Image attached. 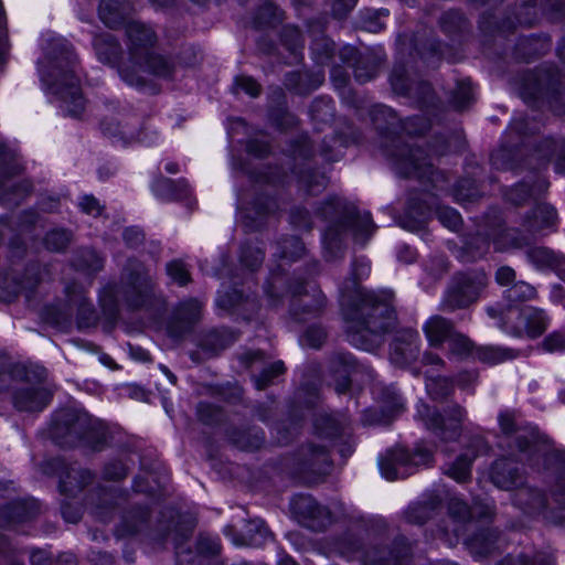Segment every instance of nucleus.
Masks as SVG:
<instances>
[{"instance_id":"obj_18","label":"nucleus","mask_w":565,"mask_h":565,"mask_svg":"<svg viewBox=\"0 0 565 565\" xmlns=\"http://www.w3.org/2000/svg\"><path fill=\"white\" fill-rule=\"evenodd\" d=\"M103 129L104 132L111 136V137H118L120 140L124 141L125 145L132 143L135 141L150 145L152 142V138H149L148 136H143L141 132H136L128 126L121 127L119 124H116L114 127L111 125H106L103 122Z\"/></svg>"},{"instance_id":"obj_46","label":"nucleus","mask_w":565,"mask_h":565,"mask_svg":"<svg viewBox=\"0 0 565 565\" xmlns=\"http://www.w3.org/2000/svg\"><path fill=\"white\" fill-rule=\"evenodd\" d=\"M62 514L63 518L71 523H76L81 519L79 510H73L70 504H63Z\"/></svg>"},{"instance_id":"obj_6","label":"nucleus","mask_w":565,"mask_h":565,"mask_svg":"<svg viewBox=\"0 0 565 565\" xmlns=\"http://www.w3.org/2000/svg\"><path fill=\"white\" fill-rule=\"evenodd\" d=\"M348 228H351L358 242H364L375 231L370 213L349 216L345 221L330 226L324 233L323 241L328 247L335 245Z\"/></svg>"},{"instance_id":"obj_2","label":"nucleus","mask_w":565,"mask_h":565,"mask_svg":"<svg viewBox=\"0 0 565 565\" xmlns=\"http://www.w3.org/2000/svg\"><path fill=\"white\" fill-rule=\"evenodd\" d=\"M126 32L129 39L128 50L131 65H124L119 68L120 76L125 82L129 85H141L143 81L139 73H149L161 77L170 75L171 63L150 51L156 42V35L150 28L140 22L129 21Z\"/></svg>"},{"instance_id":"obj_57","label":"nucleus","mask_w":565,"mask_h":565,"mask_svg":"<svg viewBox=\"0 0 565 565\" xmlns=\"http://www.w3.org/2000/svg\"><path fill=\"white\" fill-rule=\"evenodd\" d=\"M540 565H554V561L552 557H545Z\"/></svg>"},{"instance_id":"obj_59","label":"nucleus","mask_w":565,"mask_h":565,"mask_svg":"<svg viewBox=\"0 0 565 565\" xmlns=\"http://www.w3.org/2000/svg\"><path fill=\"white\" fill-rule=\"evenodd\" d=\"M92 434H93V430H92V429L87 430V431L85 433L84 438L88 440V439L90 438Z\"/></svg>"},{"instance_id":"obj_62","label":"nucleus","mask_w":565,"mask_h":565,"mask_svg":"<svg viewBox=\"0 0 565 565\" xmlns=\"http://www.w3.org/2000/svg\"><path fill=\"white\" fill-rule=\"evenodd\" d=\"M163 185H170L171 181L169 179H163L162 181Z\"/></svg>"},{"instance_id":"obj_21","label":"nucleus","mask_w":565,"mask_h":565,"mask_svg":"<svg viewBox=\"0 0 565 565\" xmlns=\"http://www.w3.org/2000/svg\"><path fill=\"white\" fill-rule=\"evenodd\" d=\"M476 455L468 452L460 455L457 460L449 467L447 475L458 482H465L470 478V466Z\"/></svg>"},{"instance_id":"obj_11","label":"nucleus","mask_w":565,"mask_h":565,"mask_svg":"<svg viewBox=\"0 0 565 565\" xmlns=\"http://www.w3.org/2000/svg\"><path fill=\"white\" fill-rule=\"evenodd\" d=\"M291 509L295 513L305 519L318 521V526H323L326 521L330 520V512L327 508L320 505L311 495L298 494L291 500Z\"/></svg>"},{"instance_id":"obj_41","label":"nucleus","mask_w":565,"mask_h":565,"mask_svg":"<svg viewBox=\"0 0 565 565\" xmlns=\"http://www.w3.org/2000/svg\"><path fill=\"white\" fill-rule=\"evenodd\" d=\"M81 207L89 215L97 216L102 213V206L94 196H84L81 201Z\"/></svg>"},{"instance_id":"obj_43","label":"nucleus","mask_w":565,"mask_h":565,"mask_svg":"<svg viewBox=\"0 0 565 565\" xmlns=\"http://www.w3.org/2000/svg\"><path fill=\"white\" fill-rule=\"evenodd\" d=\"M105 475L110 479H121L126 476V468L121 463L106 467Z\"/></svg>"},{"instance_id":"obj_52","label":"nucleus","mask_w":565,"mask_h":565,"mask_svg":"<svg viewBox=\"0 0 565 565\" xmlns=\"http://www.w3.org/2000/svg\"><path fill=\"white\" fill-rule=\"evenodd\" d=\"M166 170L167 172L174 174L179 172V167L174 162H169L166 164Z\"/></svg>"},{"instance_id":"obj_34","label":"nucleus","mask_w":565,"mask_h":565,"mask_svg":"<svg viewBox=\"0 0 565 565\" xmlns=\"http://www.w3.org/2000/svg\"><path fill=\"white\" fill-rule=\"evenodd\" d=\"M534 216L535 222L539 224L540 227H545L554 224L557 217L554 207L546 204L539 205L535 210Z\"/></svg>"},{"instance_id":"obj_45","label":"nucleus","mask_w":565,"mask_h":565,"mask_svg":"<svg viewBox=\"0 0 565 565\" xmlns=\"http://www.w3.org/2000/svg\"><path fill=\"white\" fill-rule=\"evenodd\" d=\"M124 238L128 245H137L142 241L143 234L139 230L127 228L124 233Z\"/></svg>"},{"instance_id":"obj_20","label":"nucleus","mask_w":565,"mask_h":565,"mask_svg":"<svg viewBox=\"0 0 565 565\" xmlns=\"http://www.w3.org/2000/svg\"><path fill=\"white\" fill-rule=\"evenodd\" d=\"M475 354L478 358V360L489 364H498L514 359L516 356L513 350L497 347L479 348L475 352Z\"/></svg>"},{"instance_id":"obj_10","label":"nucleus","mask_w":565,"mask_h":565,"mask_svg":"<svg viewBox=\"0 0 565 565\" xmlns=\"http://www.w3.org/2000/svg\"><path fill=\"white\" fill-rule=\"evenodd\" d=\"M547 327V318L537 308L524 307L518 312L516 334L525 333L530 338L540 337Z\"/></svg>"},{"instance_id":"obj_44","label":"nucleus","mask_w":565,"mask_h":565,"mask_svg":"<svg viewBox=\"0 0 565 565\" xmlns=\"http://www.w3.org/2000/svg\"><path fill=\"white\" fill-rule=\"evenodd\" d=\"M499 424L504 434H511L514 430V418L511 414L504 413L499 416Z\"/></svg>"},{"instance_id":"obj_13","label":"nucleus","mask_w":565,"mask_h":565,"mask_svg":"<svg viewBox=\"0 0 565 565\" xmlns=\"http://www.w3.org/2000/svg\"><path fill=\"white\" fill-rule=\"evenodd\" d=\"M423 331L428 344L434 348H439L443 343L448 342L455 333L452 323L440 316L430 317L424 323Z\"/></svg>"},{"instance_id":"obj_39","label":"nucleus","mask_w":565,"mask_h":565,"mask_svg":"<svg viewBox=\"0 0 565 565\" xmlns=\"http://www.w3.org/2000/svg\"><path fill=\"white\" fill-rule=\"evenodd\" d=\"M543 349L546 352H556L565 349V339L559 333H551L546 337L542 343Z\"/></svg>"},{"instance_id":"obj_19","label":"nucleus","mask_w":565,"mask_h":565,"mask_svg":"<svg viewBox=\"0 0 565 565\" xmlns=\"http://www.w3.org/2000/svg\"><path fill=\"white\" fill-rule=\"evenodd\" d=\"M93 477L88 470L71 469L65 479L60 482V489L64 493H72L75 489L81 490L92 481Z\"/></svg>"},{"instance_id":"obj_63","label":"nucleus","mask_w":565,"mask_h":565,"mask_svg":"<svg viewBox=\"0 0 565 565\" xmlns=\"http://www.w3.org/2000/svg\"><path fill=\"white\" fill-rule=\"evenodd\" d=\"M305 479L308 481V482H313L317 480V478H311V477H305Z\"/></svg>"},{"instance_id":"obj_38","label":"nucleus","mask_w":565,"mask_h":565,"mask_svg":"<svg viewBox=\"0 0 565 565\" xmlns=\"http://www.w3.org/2000/svg\"><path fill=\"white\" fill-rule=\"evenodd\" d=\"M76 266L96 271L103 267V259L94 250H87L85 252L83 262L76 263Z\"/></svg>"},{"instance_id":"obj_48","label":"nucleus","mask_w":565,"mask_h":565,"mask_svg":"<svg viewBox=\"0 0 565 565\" xmlns=\"http://www.w3.org/2000/svg\"><path fill=\"white\" fill-rule=\"evenodd\" d=\"M353 271L358 278H362L363 276H366L370 273V265L367 262L364 260H361L359 263L356 262L354 264Z\"/></svg>"},{"instance_id":"obj_50","label":"nucleus","mask_w":565,"mask_h":565,"mask_svg":"<svg viewBox=\"0 0 565 565\" xmlns=\"http://www.w3.org/2000/svg\"><path fill=\"white\" fill-rule=\"evenodd\" d=\"M185 306L191 310L192 318H195L201 309V303L195 299L189 300Z\"/></svg>"},{"instance_id":"obj_3","label":"nucleus","mask_w":565,"mask_h":565,"mask_svg":"<svg viewBox=\"0 0 565 565\" xmlns=\"http://www.w3.org/2000/svg\"><path fill=\"white\" fill-rule=\"evenodd\" d=\"M431 457V451L423 447H417L414 454L404 448H395L381 459L379 465L382 476L388 481H394L411 475L415 466L428 465Z\"/></svg>"},{"instance_id":"obj_47","label":"nucleus","mask_w":565,"mask_h":565,"mask_svg":"<svg viewBox=\"0 0 565 565\" xmlns=\"http://www.w3.org/2000/svg\"><path fill=\"white\" fill-rule=\"evenodd\" d=\"M422 361L425 365H437V366L444 365V361L441 360V358L438 356L437 354H434L430 352H426L423 355Z\"/></svg>"},{"instance_id":"obj_54","label":"nucleus","mask_w":565,"mask_h":565,"mask_svg":"<svg viewBox=\"0 0 565 565\" xmlns=\"http://www.w3.org/2000/svg\"><path fill=\"white\" fill-rule=\"evenodd\" d=\"M161 371L168 376V379L170 380V382L174 383L175 382V376L169 371V369L164 365H161L160 366Z\"/></svg>"},{"instance_id":"obj_7","label":"nucleus","mask_w":565,"mask_h":565,"mask_svg":"<svg viewBox=\"0 0 565 565\" xmlns=\"http://www.w3.org/2000/svg\"><path fill=\"white\" fill-rule=\"evenodd\" d=\"M130 266L132 269L128 277L125 295L131 306L138 307L142 303V298L152 290V280L141 264L134 262Z\"/></svg>"},{"instance_id":"obj_23","label":"nucleus","mask_w":565,"mask_h":565,"mask_svg":"<svg viewBox=\"0 0 565 565\" xmlns=\"http://www.w3.org/2000/svg\"><path fill=\"white\" fill-rule=\"evenodd\" d=\"M449 354L458 359H467L473 354L472 342L463 334L455 332L448 341Z\"/></svg>"},{"instance_id":"obj_36","label":"nucleus","mask_w":565,"mask_h":565,"mask_svg":"<svg viewBox=\"0 0 565 565\" xmlns=\"http://www.w3.org/2000/svg\"><path fill=\"white\" fill-rule=\"evenodd\" d=\"M472 89L470 81H463L459 85L458 95L455 97V104L458 108H465L472 99Z\"/></svg>"},{"instance_id":"obj_64","label":"nucleus","mask_w":565,"mask_h":565,"mask_svg":"<svg viewBox=\"0 0 565 565\" xmlns=\"http://www.w3.org/2000/svg\"><path fill=\"white\" fill-rule=\"evenodd\" d=\"M454 531H455V536H459L458 529H454Z\"/></svg>"},{"instance_id":"obj_1","label":"nucleus","mask_w":565,"mask_h":565,"mask_svg":"<svg viewBox=\"0 0 565 565\" xmlns=\"http://www.w3.org/2000/svg\"><path fill=\"white\" fill-rule=\"evenodd\" d=\"M392 298L391 292L363 295L358 307L347 315V331L352 345L372 351L381 344L383 334L395 326Z\"/></svg>"},{"instance_id":"obj_42","label":"nucleus","mask_w":565,"mask_h":565,"mask_svg":"<svg viewBox=\"0 0 565 565\" xmlns=\"http://www.w3.org/2000/svg\"><path fill=\"white\" fill-rule=\"evenodd\" d=\"M495 279L501 286H507L514 281L515 273L511 267L504 266L497 270Z\"/></svg>"},{"instance_id":"obj_58","label":"nucleus","mask_w":565,"mask_h":565,"mask_svg":"<svg viewBox=\"0 0 565 565\" xmlns=\"http://www.w3.org/2000/svg\"><path fill=\"white\" fill-rule=\"evenodd\" d=\"M217 303L224 308H227L230 306H232V302H226L224 299H222L221 297L218 298L217 300Z\"/></svg>"},{"instance_id":"obj_61","label":"nucleus","mask_w":565,"mask_h":565,"mask_svg":"<svg viewBox=\"0 0 565 565\" xmlns=\"http://www.w3.org/2000/svg\"><path fill=\"white\" fill-rule=\"evenodd\" d=\"M436 565H456V564L455 563H450V562H439Z\"/></svg>"},{"instance_id":"obj_56","label":"nucleus","mask_w":565,"mask_h":565,"mask_svg":"<svg viewBox=\"0 0 565 565\" xmlns=\"http://www.w3.org/2000/svg\"><path fill=\"white\" fill-rule=\"evenodd\" d=\"M291 245L296 248L297 253H300V252L303 250L302 244L298 239H296V238H294L291 241Z\"/></svg>"},{"instance_id":"obj_4","label":"nucleus","mask_w":565,"mask_h":565,"mask_svg":"<svg viewBox=\"0 0 565 565\" xmlns=\"http://www.w3.org/2000/svg\"><path fill=\"white\" fill-rule=\"evenodd\" d=\"M417 415L423 420L424 425L441 439L452 440L456 439L460 433L466 412L462 407L454 405L449 407L447 416L444 417L436 409H433L426 404H420L417 407Z\"/></svg>"},{"instance_id":"obj_17","label":"nucleus","mask_w":565,"mask_h":565,"mask_svg":"<svg viewBox=\"0 0 565 565\" xmlns=\"http://www.w3.org/2000/svg\"><path fill=\"white\" fill-rule=\"evenodd\" d=\"M491 478L493 483L502 489H510L518 483L519 476L515 470L511 468V463L507 460L495 461Z\"/></svg>"},{"instance_id":"obj_51","label":"nucleus","mask_w":565,"mask_h":565,"mask_svg":"<svg viewBox=\"0 0 565 565\" xmlns=\"http://www.w3.org/2000/svg\"><path fill=\"white\" fill-rule=\"evenodd\" d=\"M338 360L343 363L345 372L354 366L353 359L349 354H339Z\"/></svg>"},{"instance_id":"obj_14","label":"nucleus","mask_w":565,"mask_h":565,"mask_svg":"<svg viewBox=\"0 0 565 565\" xmlns=\"http://www.w3.org/2000/svg\"><path fill=\"white\" fill-rule=\"evenodd\" d=\"M94 49L98 60L104 64L115 65L120 54V46L116 39L109 34L97 35L94 40Z\"/></svg>"},{"instance_id":"obj_31","label":"nucleus","mask_w":565,"mask_h":565,"mask_svg":"<svg viewBox=\"0 0 565 565\" xmlns=\"http://www.w3.org/2000/svg\"><path fill=\"white\" fill-rule=\"evenodd\" d=\"M535 296V289L526 282H518L508 290V297L514 301L531 299Z\"/></svg>"},{"instance_id":"obj_29","label":"nucleus","mask_w":565,"mask_h":565,"mask_svg":"<svg viewBox=\"0 0 565 565\" xmlns=\"http://www.w3.org/2000/svg\"><path fill=\"white\" fill-rule=\"evenodd\" d=\"M285 370L284 363L281 361L274 362L270 366L265 369L262 374L255 379V385L258 390L265 388L271 379L281 374Z\"/></svg>"},{"instance_id":"obj_16","label":"nucleus","mask_w":565,"mask_h":565,"mask_svg":"<svg viewBox=\"0 0 565 565\" xmlns=\"http://www.w3.org/2000/svg\"><path fill=\"white\" fill-rule=\"evenodd\" d=\"M329 468V456L323 447L310 448L302 461L303 471H312L318 477L327 472Z\"/></svg>"},{"instance_id":"obj_27","label":"nucleus","mask_w":565,"mask_h":565,"mask_svg":"<svg viewBox=\"0 0 565 565\" xmlns=\"http://www.w3.org/2000/svg\"><path fill=\"white\" fill-rule=\"evenodd\" d=\"M439 222L451 231H456L461 225L460 214L452 207L441 206L437 211Z\"/></svg>"},{"instance_id":"obj_9","label":"nucleus","mask_w":565,"mask_h":565,"mask_svg":"<svg viewBox=\"0 0 565 565\" xmlns=\"http://www.w3.org/2000/svg\"><path fill=\"white\" fill-rule=\"evenodd\" d=\"M50 401L51 394L43 387L26 386L18 390L13 396L14 406L24 412H40Z\"/></svg>"},{"instance_id":"obj_60","label":"nucleus","mask_w":565,"mask_h":565,"mask_svg":"<svg viewBox=\"0 0 565 565\" xmlns=\"http://www.w3.org/2000/svg\"><path fill=\"white\" fill-rule=\"evenodd\" d=\"M323 306V298L319 300L318 306L316 307V311H318Z\"/></svg>"},{"instance_id":"obj_26","label":"nucleus","mask_w":565,"mask_h":565,"mask_svg":"<svg viewBox=\"0 0 565 565\" xmlns=\"http://www.w3.org/2000/svg\"><path fill=\"white\" fill-rule=\"evenodd\" d=\"M168 276L180 286H184L190 281V273L185 265L180 260H172L167 264Z\"/></svg>"},{"instance_id":"obj_37","label":"nucleus","mask_w":565,"mask_h":565,"mask_svg":"<svg viewBox=\"0 0 565 565\" xmlns=\"http://www.w3.org/2000/svg\"><path fill=\"white\" fill-rule=\"evenodd\" d=\"M326 339V332L321 328H310L306 331L302 341L311 348H320Z\"/></svg>"},{"instance_id":"obj_5","label":"nucleus","mask_w":565,"mask_h":565,"mask_svg":"<svg viewBox=\"0 0 565 565\" xmlns=\"http://www.w3.org/2000/svg\"><path fill=\"white\" fill-rule=\"evenodd\" d=\"M486 285L487 277L482 273L458 277L446 294L443 307L448 310H456L469 306L478 299Z\"/></svg>"},{"instance_id":"obj_28","label":"nucleus","mask_w":565,"mask_h":565,"mask_svg":"<svg viewBox=\"0 0 565 565\" xmlns=\"http://www.w3.org/2000/svg\"><path fill=\"white\" fill-rule=\"evenodd\" d=\"M516 501L519 504H526L530 510H536L543 507V495L537 491L522 489L516 493Z\"/></svg>"},{"instance_id":"obj_30","label":"nucleus","mask_w":565,"mask_h":565,"mask_svg":"<svg viewBox=\"0 0 565 565\" xmlns=\"http://www.w3.org/2000/svg\"><path fill=\"white\" fill-rule=\"evenodd\" d=\"M70 242V235L66 231L55 230L47 233L45 237V245L49 249L61 250Z\"/></svg>"},{"instance_id":"obj_8","label":"nucleus","mask_w":565,"mask_h":565,"mask_svg":"<svg viewBox=\"0 0 565 565\" xmlns=\"http://www.w3.org/2000/svg\"><path fill=\"white\" fill-rule=\"evenodd\" d=\"M55 93L60 95L64 103L66 111L74 117L82 114L84 109V99L78 86V79L73 75L65 74L64 79L55 88Z\"/></svg>"},{"instance_id":"obj_35","label":"nucleus","mask_w":565,"mask_h":565,"mask_svg":"<svg viewBox=\"0 0 565 565\" xmlns=\"http://www.w3.org/2000/svg\"><path fill=\"white\" fill-rule=\"evenodd\" d=\"M264 259V254L259 248H243L241 254L242 263L250 268L255 269L258 267Z\"/></svg>"},{"instance_id":"obj_32","label":"nucleus","mask_w":565,"mask_h":565,"mask_svg":"<svg viewBox=\"0 0 565 565\" xmlns=\"http://www.w3.org/2000/svg\"><path fill=\"white\" fill-rule=\"evenodd\" d=\"M433 508L428 504L412 507L406 514L407 521L413 524H423L431 515Z\"/></svg>"},{"instance_id":"obj_25","label":"nucleus","mask_w":565,"mask_h":565,"mask_svg":"<svg viewBox=\"0 0 565 565\" xmlns=\"http://www.w3.org/2000/svg\"><path fill=\"white\" fill-rule=\"evenodd\" d=\"M232 441L244 450H254L260 447L264 441V437L254 434L253 436L248 431H241L232 436Z\"/></svg>"},{"instance_id":"obj_33","label":"nucleus","mask_w":565,"mask_h":565,"mask_svg":"<svg viewBox=\"0 0 565 565\" xmlns=\"http://www.w3.org/2000/svg\"><path fill=\"white\" fill-rule=\"evenodd\" d=\"M449 514L458 522H465L470 519L471 512L465 502L458 498H452L449 502Z\"/></svg>"},{"instance_id":"obj_55","label":"nucleus","mask_w":565,"mask_h":565,"mask_svg":"<svg viewBox=\"0 0 565 565\" xmlns=\"http://www.w3.org/2000/svg\"><path fill=\"white\" fill-rule=\"evenodd\" d=\"M435 385H436V382L434 380H430L426 383V387H427L428 392L437 396L438 394L434 391Z\"/></svg>"},{"instance_id":"obj_15","label":"nucleus","mask_w":565,"mask_h":565,"mask_svg":"<svg viewBox=\"0 0 565 565\" xmlns=\"http://www.w3.org/2000/svg\"><path fill=\"white\" fill-rule=\"evenodd\" d=\"M99 18L109 28H117L126 21V9L118 0H103L99 6Z\"/></svg>"},{"instance_id":"obj_49","label":"nucleus","mask_w":565,"mask_h":565,"mask_svg":"<svg viewBox=\"0 0 565 565\" xmlns=\"http://www.w3.org/2000/svg\"><path fill=\"white\" fill-rule=\"evenodd\" d=\"M479 536L471 540L470 548L480 554H489L492 551V543H487L483 547H480L479 550Z\"/></svg>"},{"instance_id":"obj_12","label":"nucleus","mask_w":565,"mask_h":565,"mask_svg":"<svg viewBox=\"0 0 565 565\" xmlns=\"http://www.w3.org/2000/svg\"><path fill=\"white\" fill-rule=\"evenodd\" d=\"M396 168L406 177L425 178L430 170L431 164L422 149H408L407 156H402L396 160Z\"/></svg>"},{"instance_id":"obj_53","label":"nucleus","mask_w":565,"mask_h":565,"mask_svg":"<svg viewBox=\"0 0 565 565\" xmlns=\"http://www.w3.org/2000/svg\"><path fill=\"white\" fill-rule=\"evenodd\" d=\"M149 358V354L148 352L141 350V349H138L137 350V353H136V359L138 360H142V361H147Z\"/></svg>"},{"instance_id":"obj_22","label":"nucleus","mask_w":565,"mask_h":565,"mask_svg":"<svg viewBox=\"0 0 565 565\" xmlns=\"http://www.w3.org/2000/svg\"><path fill=\"white\" fill-rule=\"evenodd\" d=\"M405 338L407 339L408 342L407 349L402 348L399 343H395L394 347L392 348L391 356L396 362H408L411 359L414 358L415 352L417 350V345H414V348L412 345L413 343L418 341V333L416 331L408 330L405 332Z\"/></svg>"},{"instance_id":"obj_24","label":"nucleus","mask_w":565,"mask_h":565,"mask_svg":"<svg viewBox=\"0 0 565 565\" xmlns=\"http://www.w3.org/2000/svg\"><path fill=\"white\" fill-rule=\"evenodd\" d=\"M548 186L545 180H541L537 184V190L530 188L526 183L518 184L510 194V200L515 204L523 203L527 198L533 196L535 193L544 192Z\"/></svg>"},{"instance_id":"obj_40","label":"nucleus","mask_w":565,"mask_h":565,"mask_svg":"<svg viewBox=\"0 0 565 565\" xmlns=\"http://www.w3.org/2000/svg\"><path fill=\"white\" fill-rule=\"evenodd\" d=\"M235 87L242 88L246 94L256 97L259 94V85L248 76H238L235 79Z\"/></svg>"}]
</instances>
